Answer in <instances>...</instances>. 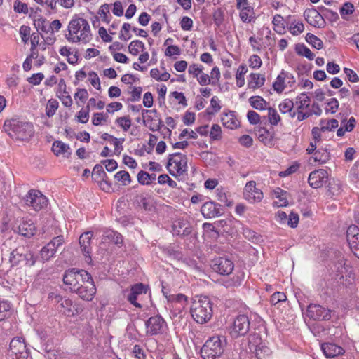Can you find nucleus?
<instances>
[{"mask_svg": "<svg viewBox=\"0 0 359 359\" xmlns=\"http://www.w3.org/2000/svg\"><path fill=\"white\" fill-rule=\"evenodd\" d=\"M62 280L66 290L77 294L83 300H92L96 293L93 278L86 270L69 269L65 271Z\"/></svg>", "mask_w": 359, "mask_h": 359, "instance_id": "1", "label": "nucleus"}, {"mask_svg": "<svg viewBox=\"0 0 359 359\" xmlns=\"http://www.w3.org/2000/svg\"><path fill=\"white\" fill-rule=\"evenodd\" d=\"M4 129L13 139L18 140H29L34 134V127L30 123L22 121L19 118L6 120Z\"/></svg>", "mask_w": 359, "mask_h": 359, "instance_id": "2", "label": "nucleus"}, {"mask_svg": "<svg viewBox=\"0 0 359 359\" xmlns=\"http://www.w3.org/2000/svg\"><path fill=\"white\" fill-rule=\"evenodd\" d=\"M69 34L67 39L70 42L83 41L88 43L90 39V28L88 21L75 15L68 26Z\"/></svg>", "mask_w": 359, "mask_h": 359, "instance_id": "3", "label": "nucleus"}, {"mask_svg": "<svg viewBox=\"0 0 359 359\" xmlns=\"http://www.w3.org/2000/svg\"><path fill=\"white\" fill-rule=\"evenodd\" d=\"M212 305L208 297H196L191 306V314L194 320L201 324L209 321L212 316Z\"/></svg>", "mask_w": 359, "mask_h": 359, "instance_id": "4", "label": "nucleus"}, {"mask_svg": "<svg viewBox=\"0 0 359 359\" xmlns=\"http://www.w3.org/2000/svg\"><path fill=\"white\" fill-rule=\"evenodd\" d=\"M226 344L225 337L215 335L210 337L201 349V357L203 359H216L223 354Z\"/></svg>", "mask_w": 359, "mask_h": 359, "instance_id": "5", "label": "nucleus"}, {"mask_svg": "<svg viewBox=\"0 0 359 359\" xmlns=\"http://www.w3.org/2000/svg\"><path fill=\"white\" fill-rule=\"evenodd\" d=\"M166 168L174 177L184 174L187 168V156L179 152L170 154Z\"/></svg>", "mask_w": 359, "mask_h": 359, "instance_id": "6", "label": "nucleus"}, {"mask_svg": "<svg viewBox=\"0 0 359 359\" xmlns=\"http://www.w3.org/2000/svg\"><path fill=\"white\" fill-rule=\"evenodd\" d=\"M10 262L13 266L24 264L26 266H33L36 258L30 251L25 250L23 247L13 250L10 256Z\"/></svg>", "mask_w": 359, "mask_h": 359, "instance_id": "7", "label": "nucleus"}, {"mask_svg": "<svg viewBox=\"0 0 359 359\" xmlns=\"http://www.w3.org/2000/svg\"><path fill=\"white\" fill-rule=\"evenodd\" d=\"M332 311L320 304H310L306 309V315L313 320H329L332 314Z\"/></svg>", "mask_w": 359, "mask_h": 359, "instance_id": "8", "label": "nucleus"}, {"mask_svg": "<svg viewBox=\"0 0 359 359\" xmlns=\"http://www.w3.org/2000/svg\"><path fill=\"white\" fill-rule=\"evenodd\" d=\"M55 300L60 304L58 305V309L67 316H74L83 311V308L79 304L73 303V302L68 298H64L62 296L57 295L55 296Z\"/></svg>", "mask_w": 359, "mask_h": 359, "instance_id": "9", "label": "nucleus"}, {"mask_svg": "<svg viewBox=\"0 0 359 359\" xmlns=\"http://www.w3.org/2000/svg\"><path fill=\"white\" fill-rule=\"evenodd\" d=\"M25 203L34 210L39 211L46 207L48 199L39 190L32 189L25 196Z\"/></svg>", "mask_w": 359, "mask_h": 359, "instance_id": "10", "label": "nucleus"}, {"mask_svg": "<svg viewBox=\"0 0 359 359\" xmlns=\"http://www.w3.org/2000/svg\"><path fill=\"white\" fill-rule=\"evenodd\" d=\"M250 330V320L247 316L239 315L233 321L230 334L232 337L238 338L245 335Z\"/></svg>", "mask_w": 359, "mask_h": 359, "instance_id": "11", "label": "nucleus"}, {"mask_svg": "<svg viewBox=\"0 0 359 359\" xmlns=\"http://www.w3.org/2000/svg\"><path fill=\"white\" fill-rule=\"evenodd\" d=\"M210 266L214 271L222 276L229 275L234 268L233 262L231 259L223 257L213 259Z\"/></svg>", "mask_w": 359, "mask_h": 359, "instance_id": "12", "label": "nucleus"}, {"mask_svg": "<svg viewBox=\"0 0 359 359\" xmlns=\"http://www.w3.org/2000/svg\"><path fill=\"white\" fill-rule=\"evenodd\" d=\"M346 238L351 250L359 258V228L351 225L347 229Z\"/></svg>", "mask_w": 359, "mask_h": 359, "instance_id": "13", "label": "nucleus"}, {"mask_svg": "<svg viewBox=\"0 0 359 359\" xmlns=\"http://www.w3.org/2000/svg\"><path fill=\"white\" fill-rule=\"evenodd\" d=\"M243 194L245 198L250 203L259 202L263 198V193L256 188V183L254 181H250L245 184Z\"/></svg>", "mask_w": 359, "mask_h": 359, "instance_id": "14", "label": "nucleus"}, {"mask_svg": "<svg viewBox=\"0 0 359 359\" xmlns=\"http://www.w3.org/2000/svg\"><path fill=\"white\" fill-rule=\"evenodd\" d=\"M10 350L18 359H25L28 357L26 345L22 338H13L10 343Z\"/></svg>", "mask_w": 359, "mask_h": 359, "instance_id": "15", "label": "nucleus"}, {"mask_svg": "<svg viewBox=\"0 0 359 359\" xmlns=\"http://www.w3.org/2000/svg\"><path fill=\"white\" fill-rule=\"evenodd\" d=\"M147 287L143 283H137L131 286L130 290L126 295L127 300L136 308H142V305L137 302V297L147 293Z\"/></svg>", "mask_w": 359, "mask_h": 359, "instance_id": "16", "label": "nucleus"}, {"mask_svg": "<svg viewBox=\"0 0 359 359\" xmlns=\"http://www.w3.org/2000/svg\"><path fill=\"white\" fill-rule=\"evenodd\" d=\"M202 215L207 219L219 217L222 214L221 205L213 201L205 202L201 209Z\"/></svg>", "mask_w": 359, "mask_h": 359, "instance_id": "17", "label": "nucleus"}, {"mask_svg": "<svg viewBox=\"0 0 359 359\" xmlns=\"http://www.w3.org/2000/svg\"><path fill=\"white\" fill-rule=\"evenodd\" d=\"M165 321L160 316L150 317L145 325L147 328V334L149 335H156L161 332Z\"/></svg>", "mask_w": 359, "mask_h": 359, "instance_id": "18", "label": "nucleus"}, {"mask_svg": "<svg viewBox=\"0 0 359 359\" xmlns=\"http://www.w3.org/2000/svg\"><path fill=\"white\" fill-rule=\"evenodd\" d=\"M327 177V172L325 170H316L309 174L308 182L314 189L320 188L323 185Z\"/></svg>", "mask_w": 359, "mask_h": 359, "instance_id": "19", "label": "nucleus"}, {"mask_svg": "<svg viewBox=\"0 0 359 359\" xmlns=\"http://www.w3.org/2000/svg\"><path fill=\"white\" fill-rule=\"evenodd\" d=\"M304 17L309 24L316 27H322L325 23L322 15L313 8L305 10Z\"/></svg>", "mask_w": 359, "mask_h": 359, "instance_id": "20", "label": "nucleus"}, {"mask_svg": "<svg viewBox=\"0 0 359 359\" xmlns=\"http://www.w3.org/2000/svg\"><path fill=\"white\" fill-rule=\"evenodd\" d=\"M93 236V233L91 231H87L83 233H82L79 238V244H80V248L83 254V255L86 257V262H91V247H90V243H91V238Z\"/></svg>", "mask_w": 359, "mask_h": 359, "instance_id": "21", "label": "nucleus"}, {"mask_svg": "<svg viewBox=\"0 0 359 359\" xmlns=\"http://www.w3.org/2000/svg\"><path fill=\"white\" fill-rule=\"evenodd\" d=\"M255 338V337H252V338L250 339V343L253 346L250 347V349L255 352L258 359H262L263 356L269 354V348L262 344L260 338L256 337V340L254 341Z\"/></svg>", "mask_w": 359, "mask_h": 359, "instance_id": "22", "label": "nucleus"}, {"mask_svg": "<svg viewBox=\"0 0 359 359\" xmlns=\"http://www.w3.org/2000/svg\"><path fill=\"white\" fill-rule=\"evenodd\" d=\"M321 350L327 358H334L344 353L342 347L334 343H323L321 344Z\"/></svg>", "mask_w": 359, "mask_h": 359, "instance_id": "23", "label": "nucleus"}, {"mask_svg": "<svg viewBox=\"0 0 359 359\" xmlns=\"http://www.w3.org/2000/svg\"><path fill=\"white\" fill-rule=\"evenodd\" d=\"M258 139L264 145L271 147L276 144L277 139L269 130L261 128L258 130Z\"/></svg>", "mask_w": 359, "mask_h": 359, "instance_id": "24", "label": "nucleus"}, {"mask_svg": "<svg viewBox=\"0 0 359 359\" xmlns=\"http://www.w3.org/2000/svg\"><path fill=\"white\" fill-rule=\"evenodd\" d=\"M143 121L144 123L147 126L149 130L151 131L159 130L163 126V121L159 117L157 111L156 114H154V116L147 115Z\"/></svg>", "mask_w": 359, "mask_h": 359, "instance_id": "25", "label": "nucleus"}, {"mask_svg": "<svg viewBox=\"0 0 359 359\" xmlns=\"http://www.w3.org/2000/svg\"><path fill=\"white\" fill-rule=\"evenodd\" d=\"M18 232L25 237L30 238L35 234L36 227L31 222L22 221L18 226Z\"/></svg>", "mask_w": 359, "mask_h": 359, "instance_id": "26", "label": "nucleus"}, {"mask_svg": "<svg viewBox=\"0 0 359 359\" xmlns=\"http://www.w3.org/2000/svg\"><path fill=\"white\" fill-rule=\"evenodd\" d=\"M111 241L116 245L122 244L123 239L122 235L112 229H105L103 231L102 242Z\"/></svg>", "mask_w": 359, "mask_h": 359, "instance_id": "27", "label": "nucleus"}, {"mask_svg": "<svg viewBox=\"0 0 359 359\" xmlns=\"http://www.w3.org/2000/svg\"><path fill=\"white\" fill-rule=\"evenodd\" d=\"M265 77L260 74L252 73L250 76V80L248 83V88L256 89L262 87L264 84Z\"/></svg>", "mask_w": 359, "mask_h": 359, "instance_id": "28", "label": "nucleus"}, {"mask_svg": "<svg viewBox=\"0 0 359 359\" xmlns=\"http://www.w3.org/2000/svg\"><path fill=\"white\" fill-rule=\"evenodd\" d=\"M290 76L293 79V76L291 74H290ZM286 77H289V74L282 71V72L277 76L275 82L273 83V89L277 93H282L284 90L285 87V79Z\"/></svg>", "mask_w": 359, "mask_h": 359, "instance_id": "29", "label": "nucleus"}, {"mask_svg": "<svg viewBox=\"0 0 359 359\" xmlns=\"http://www.w3.org/2000/svg\"><path fill=\"white\" fill-rule=\"evenodd\" d=\"M250 105L257 110H264L267 109V102L263 97L260 96H252L249 99Z\"/></svg>", "mask_w": 359, "mask_h": 359, "instance_id": "30", "label": "nucleus"}, {"mask_svg": "<svg viewBox=\"0 0 359 359\" xmlns=\"http://www.w3.org/2000/svg\"><path fill=\"white\" fill-rule=\"evenodd\" d=\"M310 98L306 95L305 93H301L299 95H298L296 99L294 105L297 106V111H302L304 109L309 108L310 104Z\"/></svg>", "mask_w": 359, "mask_h": 359, "instance_id": "31", "label": "nucleus"}, {"mask_svg": "<svg viewBox=\"0 0 359 359\" xmlns=\"http://www.w3.org/2000/svg\"><path fill=\"white\" fill-rule=\"evenodd\" d=\"M70 149L68 144H65L61 141H55L52 146V151L56 156H59L60 154H65L66 153H69V150Z\"/></svg>", "mask_w": 359, "mask_h": 359, "instance_id": "32", "label": "nucleus"}, {"mask_svg": "<svg viewBox=\"0 0 359 359\" xmlns=\"http://www.w3.org/2000/svg\"><path fill=\"white\" fill-rule=\"evenodd\" d=\"M222 121H223V124L225 127L231 129L236 128L238 124L233 111L226 114L225 116L222 118Z\"/></svg>", "mask_w": 359, "mask_h": 359, "instance_id": "33", "label": "nucleus"}, {"mask_svg": "<svg viewBox=\"0 0 359 359\" xmlns=\"http://www.w3.org/2000/svg\"><path fill=\"white\" fill-rule=\"evenodd\" d=\"M313 158L315 161L325 163L330 158V154L327 149L319 148L313 153Z\"/></svg>", "mask_w": 359, "mask_h": 359, "instance_id": "34", "label": "nucleus"}, {"mask_svg": "<svg viewBox=\"0 0 359 359\" xmlns=\"http://www.w3.org/2000/svg\"><path fill=\"white\" fill-rule=\"evenodd\" d=\"M273 24L276 32L283 34L285 32V27L284 24V19L280 15H276L273 19Z\"/></svg>", "mask_w": 359, "mask_h": 359, "instance_id": "35", "label": "nucleus"}, {"mask_svg": "<svg viewBox=\"0 0 359 359\" xmlns=\"http://www.w3.org/2000/svg\"><path fill=\"white\" fill-rule=\"evenodd\" d=\"M137 177L140 184H149L153 180H156V175L149 174L145 171L141 170L138 172Z\"/></svg>", "mask_w": 359, "mask_h": 359, "instance_id": "36", "label": "nucleus"}, {"mask_svg": "<svg viewBox=\"0 0 359 359\" xmlns=\"http://www.w3.org/2000/svg\"><path fill=\"white\" fill-rule=\"evenodd\" d=\"M56 253L54 248L50 246V243H47L45 246L42 248L40 251V257L43 262L48 261L50 258L55 256Z\"/></svg>", "mask_w": 359, "mask_h": 359, "instance_id": "37", "label": "nucleus"}, {"mask_svg": "<svg viewBox=\"0 0 359 359\" xmlns=\"http://www.w3.org/2000/svg\"><path fill=\"white\" fill-rule=\"evenodd\" d=\"M295 50L298 55L304 56L310 60L314 59L315 55L303 43L296 45Z\"/></svg>", "mask_w": 359, "mask_h": 359, "instance_id": "38", "label": "nucleus"}, {"mask_svg": "<svg viewBox=\"0 0 359 359\" xmlns=\"http://www.w3.org/2000/svg\"><path fill=\"white\" fill-rule=\"evenodd\" d=\"M242 277L239 275H234L232 278L224 280L222 282V285L226 287H238L241 285L242 283Z\"/></svg>", "mask_w": 359, "mask_h": 359, "instance_id": "39", "label": "nucleus"}, {"mask_svg": "<svg viewBox=\"0 0 359 359\" xmlns=\"http://www.w3.org/2000/svg\"><path fill=\"white\" fill-rule=\"evenodd\" d=\"M338 121L332 118L330 120H321L320 126L323 132L326 130L331 131L338 127Z\"/></svg>", "mask_w": 359, "mask_h": 359, "instance_id": "40", "label": "nucleus"}, {"mask_svg": "<svg viewBox=\"0 0 359 359\" xmlns=\"http://www.w3.org/2000/svg\"><path fill=\"white\" fill-rule=\"evenodd\" d=\"M140 49L143 51L144 49V44L142 41L139 40L133 41L128 46L129 53L135 56L139 54Z\"/></svg>", "mask_w": 359, "mask_h": 359, "instance_id": "41", "label": "nucleus"}, {"mask_svg": "<svg viewBox=\"0 0 359 359\" xmlns=\"http://www.w3.org/2000/svg\"><path fill=\"white\" fill-rule=\"evenodd\" d=\"M306 41L313 48L320 50L323 47V43L321 39L313 34L308 33L306 36Z\"/></svg>", "mask_w": 359, "mask_h": 359, "instance_id": "42", "label": "nucleus"}, {"mask_svg": "<svg viewBox=\"0 0 359 359\" xmlns=\"http://www.w3.org/2000/svg\"><path fill=\"white\" fill-rule=\"evenodd\" d=\"M287 300V297L283 292H276L273 293L271 297V303L272 305L277 306L278 309V305L282 304L283 302H285Z\"/></svg>", "mask_w": 359, "mask_h": 359, "instance_id": "43", "label": "nucleus"}, {"mask_svg": "<svg viewBox=\"0 0 359 359\" xmlns=\"http://www.w3.org/2000/svg\"><path fill=\"white\" fill-rule=\"evenodd\" d=\"M59 107V102L55 99L48 100L46 107V114L48 117H52Z\"/></svg>", "mask_w": 359, "mask_h": 359, "instance_id": "44", "label": "nucleus"}, {"mask_svg": "<svg viewBox=\"0 0 359 359\" xmlns=\"http://www.w3.org/2000/svg\"><path fill=\"white\" fill-rule=\"evenodd\" d=\"M115 122L126 132L130 129L132 124L129 116L118 117L116 119Z\"/></svg>", "mask_w": 359, "mask_h": 359, "instance_id": "45", "label": "nucleus"}, {"mask_svg": "<svg viewBox=\"0 0 359 359\" xmlns=\"http://www.w3.org/2000/svg\"><path fill=\"white\" fill-rule=\"evenodd\" d=\"M268 117L269 122L273 126H276L280 121L281 118L277 111L272 108L268 107Z\"/></svg>", "mask_w": 359, "mask_h": 359, "instance_id": "46", "label": "nucleus"}, {"mask_svg": "<svg viewBox=\"0 0 359 359\" xmlns=\"http://www.w3.org/2000/svg\"><path fill=\"white\" fill-rule=\"evenodd\" d=\"M294 107V103L292 100L290 99H285L282 102L279 104V110L282 114H286L288 112H291V110L293 109Z\"/></svg>", "mask_w": 359, "mask_h": 359, "instance_id": "47", "label": "nucleus"}, {"mask_svg": "<svg viewBox=\"0 0 359 359\" xmlns=\"http://www.w3.org/2000/svg\"><path fill=\"white\" fill-rule=\"evenodd\" d=\"M247 72V68L245 65H241L237 71L236 79V85L238 87L243 86L245 83L244 74Z\"/></svg>", "mask_w": 359, "mask_h": 359, "instance_id": "48", "label": "nucleus"}, {"mask_svg": "<svg viewBox=\"0 0 359 359\" xmlns=\"http://www.w3.org/2000/svg\"><path fill=\"white\" fill-rule=\"evenodd\" d=\"M253 14V8L252 7H247L241 10L240 18L243 22H251Z\"/></svg>", "mask_w": 359, "mask_h": 359, "instance_id": "49", "label": "nucleus"}, {"mask_svg": "<svg viewBox=\"0 0 359 359\" xmlns=\"http://www.w3.org/2000/svg\"><path fill=\"white\" fill-rule=\"evenodd\" d=\"M11 309V305L7 301H0V321L6 318Z\"/></svg>", "mask_w": 359, "mask_h": 359, "instance_id": "50", "label": "nucleus"}, {"mask_svg": "<svg viewBox=\"0 0 359 359\" xmlns=\"http://www.w3.org/2000/svg\"><path fill=\"white\" fill-rule=\"evenodd\" d=\"M348 267L349 266L346 264V260L344 257L339 258L335 264V269L339 275L347 272Z\"/></svg>", "mask_w": 359, "mask_h": 359, "instance_id": "51", "label": "nucleus"}, {"mask_svg": "<svg viewBox=\"0 0 359 359\" xmlns=\"http://www.w3.org/2000/svg\"><path fill=\"white\" fill-rule=\"evenodd\" d=\"M114 177L118 181H121L124 185L128 184L131 182L129 173L124 170L118 172Z\"/></svg>", "mask_w": 359, "mask_h": 359, "instance_id": "52", "label": "nucleus"}, {"mask_svg": "<svg viewBox=\"0 0 359 359\" xmlns=\"http://www.w3.org/2000/svg\"><path fill=\"white\" fill-rule=\"evenodd\" d=\"M340 14L344 19H346L345 15H351L354 11V6L351 2H346L340 8Z\"/></svg>", "mask_w": 359, "mask_h": 359, "instance_id": "53", "label": "nucleus"}, {"mask_svg": "<svg viewBox=\"0 0 359 359\" xmlns=\"http://www.w3.org/2000/svg\"><path fill=\"white\" fill-rule=\"evenodd\" d=\"M214 23L217 27H219L224 22V14L222 9L218 8L213 13L212 15Z\"/></svg>", "mask_w": 359, "mask_h": 359, "instance_id": "54", "label": "nucleus"}, {"mask_svg": "<svg viewBox=\"0 0 359 359\" xmlns=\"http://www.w3.org/2000/svg\"><path fill=\"white\" fill-rule=\"evenodd\" d=\"M339 108V102L336 98H331L327 102L325 110L326 113L334 114Z\"/></svg>", "mask_w": 359, "mask_h": 359, "instance_id": "55", "label": "nucleus"}, {"mask_svg": "<svg viewBox=\"0 0 359 359\" xmlns=\"http://www.w3.org/2000/svg\"><path fill=\"white\" fill-rule=\"evenodd\" d=\"M48 21L45 18H39L34 21V26L37 29H40L43 32L48 33L49 32L48 26L47 25Z\"/></svg>", "mask_w": 359, "mask_h": 359, "instance_id": "56", "label": "nucleus"}, {"mask_svg": "<svg viewBox=\"0 0 359 359\" xmlns=\"http://www.w3.org/2000/svg\"><path fill=\"white\" fill-rule=\"evenodd\" d=\"M221 127L218 124H213L210 133V137L212 140H217L221 138Z\"/></svg>", "mask_w": 359, "mask_h": 359, "instance_id": "57", "label": "nucleus"}, {"mask_svg": "<svg viewBox=\"0 0 359 359\" xmlns=\"http://www.w3.org/2000/svg\"><path fill=\"white\" fill-rule=\"evenodd\" d=\"M65 242V239L63 236H57L54 237L50 242V246L52 247V248H54V250L57 252V250L62 245V244Z\"/></svg>", "mask_w": 359, "mask_h": 359, "instance_id": "58", "label": "nucleus"}, {"mask_svg": "<svg viewBox=\"0 0 359 359\" xmlns=\"http://www.w3.org/2000/svg\"><path fill=\"white\" fill-rule=\"evenodd\" d=\"M57 97L61 100L62 104L66 107H70L73 104L71 96L66 93L56 94Z\"/></svg>", "mask_w": 359, "mask_h": 359, "instance_id": "59", "label": "nucleus"}, {"mask_svg": "<svg viewBox=\"0 0 359 359\" xmlns=\"http://www.w3.org/2000/svg\"><path fill=\"white\" fill-rule=\"evenodd\" d=\"M299 164L297 163H294L292 165L288 167L285 170L280 172L279 176L281 177H285L289 176V175L294 173L295 172H297V170L299 169Z\"/></svg>", "mask_w": 359, "mask_h": 359, "instance_id": "60", "label": "nucleus"}, {"mask_svg": "<svg viewBox=\"0 0 359 359\" xmlns=\"http://www.w3.org/2000/svg\"><path fill=\"white\" fill-rule=\"evenodd\" d=\"M304 29V24L302 22H298L295 25L291 24L289 27V30L292 35H298L303 32Z\"/></svg>", "mask_w": 359, "mask_h": 359, "instance_id": "61", "label": "nucleus"}, {"mask_svg": "<svg viewBox=\"0 0 359 359\" xmlns=\"http://www.w3.org/2000/svg\"><path fill=\"white\" fill-rule=\"evenodd\" d=\"M250 67L253 69H258L261 67L262 62L259 56L252 55L249 60Z\"/></svg>", "mask_w": 359, "mask_h": 359, "instance_id": "62", "label": "nucleus"}, {"mask_svg": "<svg viewBox=\"0 0 359 359\" xmlns=\"http://www.w3.org/2000/svg\"><path fill=\"white\" fill-rule=\"evenodd\" d=\"M299 222V215L297 213L291 212L288 216L287 224L292 228H295Z\"/></svg>", "mask_w": 359, "mask_h": 359, "instance_id": "63", "label": "nucleus"}, {"mask_svg": "<svg viewBox=\"0 0 359 359\" xmlns=\"http://www.w3.org/2000/svg\"><path fill=\"white\" fill-rule=\"evenodd\" d=\"M247 118L248 121L252 125L257 124L260 121L259 115L254 111H249L247 114Z\"/></svg>", "mask_w": 359, "mask_h": 359, "instance_id": "64", "label": "nucleus"}]
</instances>
